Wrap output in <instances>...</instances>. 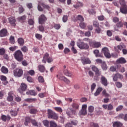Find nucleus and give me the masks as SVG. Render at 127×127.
I'll list each match as a JSON object with an SVG mask.
<instances>
[{"instance_id":"nucleus-41","label":"nucleus","mask_w":127,"mask_h":127,"mask_svg":"<svg viewBox=\"0 0 127 127\" xmlns=\"http://www.w3.org/2000/svg\"><path fill=\"white\" fill-rule=\"evenodd\" d=\"M41 5L44 8H45V9H47L48 10H49V9H50V6H49L48 5L42 3L41 4Z\"/></svg>"},{"instance_id":"nucleus-48","label":"nucleus","mask_w":127,"mask_h":127,"mask_svg":"<svg viewBox=\"0 0 127 127\" xmlns=\"http://www.w3.org/2000/svg\"><path fill=\"white\" fill-rule=\"evenodd\" d=\"M76 18L77 20H79V21H81V22H83V21H84V17L80 15L77 16Z\"/></svg>"},{"instance_id":"nucleus-46","label":"nucleus","mask_w":127,"mask_h":127,"mask_svg":"<svg viewBox=\"0 0 127 127\" xmlns=\"http://www.w3.org/2000/svg\"><path fill=\"white\" fill-rule=\"evenodd\" d=\"M10 42L11 44H14L15 43V40H14V37L11 36L10 37Z\"/></svg>"},{"instance_id":"nucleus-49","label":"nucleus","mask_w":127,"mask_h":127,"mask_svg":"<svg viewBox=\"0 0 127 127\" xmlns=\"http://www.w3.org/2000/svg\"><path fill=\"white\" fill-rule=\"evenodd\" d=\"M120 21V19L117 17H114L112 18V21L114 23H117Z\"/></svg>"},{"instance_id":"nucleus-47","label":"nucleus","mask_w":127,"mask_h":127,"mask_svg":"<svg viewBox=\"0 0 127 127\" xmlns=\"http://www.w3.org/2000/svg\"><path fill=\"white\" fill-rule=\"evenodd\" d=\"M93 52L94 54H95V56H96V57H101L100 55L99 54L100 52V51H99V50H95Z\"/></svg>"},{"instance_id":"nucleus-29","label":"nucleus","mask_w":127,"mask_h":127,"mask_svg":"<svg viewBox=\"0 0 127 127\" xmlns=\"http://www.w3.org/2000/svg\"><path fill=\"white\" fill-rule=\"evenodd\" d=\"M116 67L117 69H120V71L121 73H124L126 71V68H125L124 67H121V65L120 64L116 65Z\"/></svg>"},{"instance_id":"nucleus-56","label":"nucleus","mask_w":127,"mask_h":127,"mask_svg":"<svg viewBox=\"0 0 127 127\" xmlns=\"http://www.w3.org/2000/svg\"><path fill=\"white\" fill-rule=\"evenodd\" d=\"M31 122L32 123L33 126H34L35 127H38V125L37 122H36L35 120H32Z\"/></svg>"},{"instance_id":"nucleus-45","label":"nucleus","mask_w":127,"mask_h":127,"mask_svg":"<svg viewBox=\"0 0 127 127\" xmlns=\"http://www.w3.org/2000/svg\"><path fill=\"white\" fill-rule=\"evenodd\" d=\"M5 53V49L4 48H0V55H4Z\"/></svg>"},{"instance_id":"nucleus-17","label":"nucleus","mask_w":127,"mask_h":127,"mask_svg":"<svg viewBox=\"0 0 127 127\" xmlns=\"http://www.w3.org/2000/svg\"><path fill=\"white\" fill-rule=\"evenodd\" d=\"M8 19L11 26H15L16 25V23H15L16 20L14 17H10Z\"/></svg>"},{"instance_id":"nucleus-12","label":"nucleus","mask_w":127,"mask_h":127,"mask_svg":"<svg viewBox=\"0 0 127 127\" xmlns=\"http://www.w3.org/2000/svg\"><path fill=\"white\" fill-rule=\"evenodd\" d=\"M87 104H84L82 106V109L79 112L80 115L86 116L87 115Z\"/></svg>"},{"instance_id":"nucleus-26","label":"nucleus","mask_w":127,"mask_h":127,"mask_svg":"<svg viewBox=\"0 0 127 127\" xmlns=\"http://www.w3.org/2000/svg\"><path fill=\"white\" fill-rule=\"evenodd\" d=\"M27 95H31V96H36L37 93L34 90H29L26 92Z\"/></svg>"},{"instance_id":"nucleus-15","label":"nucleus","mask_w":127,"mask_h":127,"mask_svg":"<svg viewBox=\"0 0 127 127\" xmlns=\"http://www.w3.org/2000/svg\"><path fill=\"white\" fill-rule=\"evenodd\" d=\"M46 20H47V18L45 17V15L42 14L39 18V24H44Z\"/></svg>"},{"instance_id":"nucleus-44","label":"nucleus","mask_w":127,"mask_h":127,"mask_svg":"<svg viewBox=\"0 0 127 127\" xmlns=\"http://www.w3.org/2000/svg\"><path fill=\"white\" fill-rule=\"evenodd\" d=\"M57 78H58V79H59V80H60L61 81H64V80L65 79V76H62L61 75H60V74H58L57 75Z\"/></svg>"},{"instance_id":"nucleus-43","label":"nucleus","mask_w":127,"mask_h":127,"mask_svg":"<svg viewBox=\"0 0 127 127\" xmlns=\"http://www.w3.org/2000/svg\"><path fill=\"white\" fill-rule=\"evenodd\" d=\"M84 5L83 4V3H81L80 2H78L76 5L75 6L74 5V7L75 8H78V7H82Z\"/></svg>"},{"instance_id":"nucleus-6","label":"nucleus","mask_w":127,"mask_h":127,"mask_svg":"<svg viewBox=\"0 0 127 127\" xmlns=\"http://www.w3.org/2000/svg\"><path fill=\"white\" fill-rule=\"evenodd\" d=\"M77 45L80 49H85V50L89 49V45L87 43L82 41L77 42Z\"/></svg>"},{"instance_id":"nucleus-40","label":"nucleus","mask_w":127,"mask_h":127,"mask_svg":"<svg viewBox=\"0 0 127 127\" xmlns=\"http://www.w3.org/2000/svg\"><path fill=\"white\" fill-rule=\"evenodd\" d=\"M119 3L121 6H125L127 5V4H126V3L125 0H119Z\"/></svg>"},{"instance_id":"nucleus-20","label":"nucleus","mask_w":127,"mask_h":127,"mask_svg":"<svg viewBox=\"0 0 127 127\" xmlns=\"http://www.w3.org/2000/svg\"><path fill=\"white\" fill-rule=\"evenodd\" d=\"M11 117L9 115H2L1 116V120L3 121V122H9Z\"/></svg>"},{"instance_id":"nucleus-58","label":"nucleus","mask_w":127,"mask_h":127,"mask_svg":"<svg viewBox=\"0 0 127 127\" xmlns=\"http://www.w3.org/2000/svg\"><path fill=\"white\" fill-rule=\"evenodd\" d=\"M58 48L60 50H63V49H64V45L61 43H60L58 44Z\"/></svg>"},{"instance_id":"nucleus-27","label":"nucleus","mask_w":127,"mask_h":127,"mask_svg":"<svg viewBox=\"0 0 127 127\" xmlns=\"http://www.w3.org/2000/svg\"><path fill=\"white\" fill-rule=\"evenodd\" d=\"M32 120H31V118L29 117H27L25 119V122H24V125L25 126H28V123H30Z\"/></svg>"},{"instance_id":"nucleus-4","label":"nucleus","mask_w":127,"mask_h":127,"mask_svg":"<svg viewBox=\"0 0 127 127\" xmlns=\"http://www.w3.org/2000/svg\"><path fill=\"white\" fill-rule=\"evenodd\" d=\"M47 112L49 119H53L54 120H57L58 119L57 114L53 112L51 109H48Z\"/></svg>"},{"instance_id":"nucleus-18","label":"nucleus","mask_w":127,"mask_h":127,"mask_svg":"<svg viewBox=\"0 0 127 127\" xmlns=\"http://www.w3.org/2000/svg\"><path fill=\"white\" fill-rule=\"evenodd\" d=\"M90 46L92 47H95V48H98L101 46V43L97 42H89Z\"/></svg>"},{"instance_id":"nucleus-54","label":"nucleus","mask_w":127,"mask_h":127,"mask_svg":"<svg viewBox=\"0 0 127 127\" xmlns=\"http://www.w3.org/2000/svg\"><path fill=\"white\" fill-rule=\"evenodd\" d=\"M91 69L93 72L95 73V72H97L99 70V68H98L95 65H92L91 66Z\"/></svg>"},{"instance_id":"nucleus-53","label":"nucleus","mask_w":127,"mask_h":127,"mask_svg":"<svg viewBox=\"0 0 127 127\" xmlns=\"http://www.w3.org/2000/svg\"><path fill=\"white\" fill-rule=\"evenodd\" d=\"M62 20L63 22H67L68 21V16L64 15L63 17Z\"/></svg>"},{"instance_id":"nucleus-13","label":"nucleus","mask_w":127,"mask_h":127,"mask_svg":"<svg viewBox=\"0 0 127 127\" xmlns=\"http://www.w3.org/2000/svg\"><path fill=\"white\" fill-rule=\"evenodd\" d=\"M100 82L102 85L104 86V87H107V86H108V79L106 77L101 76L100 78Z\"/></svg>"},{"instance_id":"nucleus-16","label":"nucleus","mask_w":127,"mask_h":127,"mask_svg":"<svg viewBox=\"0 0 127 127\" xmlns=\"http://www.w3.org/2000/svg\"><path fill=\"white\" fill-rule=\"evenodd\" d=\"M8 33L7 29H2L0 31V37H5V36H7Z\"/></svg>"},{"instance_id":"nucleus-62","label":"nucleus","mask_w":127,"mask_h":127,"mask_svg":"<svg viewBox=\"0 0 127 127\" xmlns=\"http://www.w3.org/2000/svg\"><path fill=\"white\" fill-rule=\"evenodd\" d=\"M90 126L93 127H99V124L94 122L90 123Z\"/></svg>"},{"instance_id":"nucleus-11","label":"nucleus","mask_w":127,"mask_h":127,"mask_svg":"<svg viewBox=\"0 0 127 127\" xmlns=\"http://www.w3.org/2000/svg\"><path fill=\"white\" fill-rule=\"evenodd\" d=\"M102 52L104 54L105 56L107 58H111V56L110 54V51H109V49L107 47H104L102 49Z\"/></svg>"},{"instance_id":"nucleus-38","label":"nucleus","mask_w":127,"mask_h":127,"mask_svg":"<svg viewBox=\"0 0 127 127\" xmlns=\"http://www.w3.org/2000/svg\"><path fill=\"white\" fill-rule=\"evenodd\" d=\"M102 68L104 70L106 71L108 69V66H107V64H106V63L103 62L101 65Z\"/></svg>"},{"instance_id":"nucleus-22","label":"nucleus","mask_w":127,"mask_h":127,"mask_svg":"<svg viewBox=\"0 0 127 127\" xmlns=\"http://www.w3.org/2000/svg\"><path fill=\"white\" fill-rule=\"evenodd\" d=\"M13 94V93H12V91L8 93V96L7 98V101H8V102H11L13 101V96H12Z\"/></svg>"},{"instance_id":"nucleus-64","label":"nucleus","mask_w":127,"mask_h":127,"mask_svg":"<svg viewBox=\"0 0 127 127\" xmlns=\"http://www.w3.org/2000/svg\"><path fill=\"white\" fill-rule=\"evenodd\" d=\"M35 37H36V38H37V39H39V40H40V39H41V38H42V35H41L39 34H36Z\"/></svg>"},{"instance_id":"nucleus-51","label":"nucleus","mask_w":127,"mask_h":127,"mask_svg":"<svg viewBox=\"0 0 127 127\" xmlns=\"http://www.w3.org/2000/svg\"><path fill=\"white\" fill-rule=\"evenodd\" d=\"M101 31H102V29H101V26L96 27V29H95V32L99 34L101 33Z\"/></svg>"},{"instance_id":"nucleus-59","label":"nucleus","mask_w":127,"mask_h":127,"mask_svg":"<svg viewBox=\"0 0 127 127\" xmlns=\"http://www.w3.org/2000/svg\"><path fill=\"white\" fill-rule=\"evenodd\" d=\"M28 24L29 25H34V20L32 19H29Z\"/></svg>"},{"instance_id":"nucleus-35","label":"nucleus","mask_w":127,"mask_h":127,"mask_svg":"<svg viewBox=\"0 0 127 127\" xmlns=\"http://www.w3.org/2000/svg\"><path fill=\"white\" fill-rule=\"evenodd\" d=\"M18 111V109L17 110H11L10 113L12 117H15L17 116V111Z\"/></svg>"},{"instance_id":"nucleus-25","label":"nucleus","mask_w":127,"mask_h":127,"mask_svg":"<svg viewBox=\"0 0 127 127\" xmlns=\"http://www.w3.org/2000/svg\"><path fill=\"white\" fill-rule=\"evenodd\" d=\"M103 91L102 87H98L96 90V91L94 93V96H99V94L101 93V92Z\"/></svg>"},{"instance_id":"nucleus-5","label":"nucleus","mask_w":127,"mask_h":127,"mask_svg":"<svg viewBox=\"0 0 127 127\" xmlns=\"http://www.w3.org/2000/svg\"><path fill=\"white\" fill-rule=\"evenodd\" d=\"M46 61L48 62V63H51V62L53 61V59H52V57H49V54L48 53H46L44 54L42 60L43 63H46Z\"/></svg>"},{"instance_id":"nucleus-36","label":"nucleus","mask_w":127,"mask_h":127,"mask_svg":"<svg viewBox=\"0 0 127 127\" xmlns=\"http://www.w3.org/2000/svg\"><path fill=\"white\" fill-rule=\"evenodd\" d=\"M38 69L39 71H40V72H41V73H43V72L45 71V67L42 65H39L38 66Z\"/></svg>"},{"instance_id":"nucleus-21","label":"nucleus","mask_w":127,"mask_h":127,"mask_svg":"<svg viewBox=\"0 0 127 127\" xmlns=\"http://www.w3.org/2000/svg\"><path fill=\"white\" fill-rule=\"evenodd\" d=\"M120 11L123 14H127V5L121 6L120 8Z\"/></svg>"},{"instance_id":"nucleus-42","label":"nucleus","mask_w":127,"mask_h":127,"mask_svg":"<svg viewBox=\"0 0 127 127\" xmlns=\"http://www.w3.org/2000/svg\"><path fill=\"white\" fill-rule=\"evenodd\" d=\"M54 110H55V111H56V112H58L59 113H62V112L63 111L62 110V108H61V107H54Z\"/></svg>"},{"instance_id":"nucleus-19","label":"nucleus","mask_w":127,"mask_h":127,"mask_svg":"<svg viewBox=\"0 0 127 127\" xmlns=\"http://www.w3.org/2000/svg\"><path fill=\"white\" fill-rule=\"evenodd\" d=\"M116 63L117 64H125L127 63V60L124 57H121L116 60Z\"/></svg>"},{"instance_id":"nucleus-1","label":"nucleus","mask_w":127,"mask_h":127,"mask_svg":"<svg viewBox=\"0 0 127 127\" xmlns=\"http://www.w3.org/2000/svg\"><path fill=\"white\" fill-rule=\"evenodd\" d=\"M14 56L17 61L21 62L23 60V54H22V52L19 50L15 52Z\"/></svg>"},{"instance_id":"nucleus-52","label":"nucleus","mask_w":127,"mask_h":127,"mask_svg":"<svg viewBox=\"0 0 127 127\" xmlns=\"http://www.w3.org/2000/svg\"><path fill=\"white\" fill-rule=\"evenodd\" d=\"M79 26L80 27H81V28H82V29H84V28H86V27H87V24L84 23H80L79 24Z\"/></svg>"},{"instance_id":"nucleus-8","label":"nucleus","mask_w":127,"mask_h":127,"mask_svg":"<svg viewBox=\"0 0 127 127\" xmlns=\"http://www.w3.org/2000/svg\"><path fill=\"white\" fill-rule=\"evenodd\" d=\"M27 90V84L25 83H22L20 85V88L18 89V92L20 94H23Z\"/></svg>"},{"instance_id":"nucleus-10","label":"nucleus","mask_w":127,"mask_h":127,"mask_svg":"<svg viewBox=\"0 0 127 127\" xmlns=\"http://www.w3.org/2000/svg\"><path fill=\"white\" fill-rule=\"evenodd\" d=\"M83 65H87V64H91V60L90 58L86 57H82L80 59Z\"/></svg>"},{"instance_id":"nucleus-61","label":"nucleus","mask_w":127,"mask_h":127,"mask_svg":"<svg viewBox=\"0 0 127 127\" xmlns=\"http://www.w3.org/2000/svg\"><path fill=\"white\" fill-rule=\"evenodd\" d=\"M16 49H17V46H14L13 47H10L9 48V50H10V51H15Z\"/></svg>"},{"instance_id":"nucleus-50","label":"nucleus","mask_w":127,"mask_h":127,"mask_svg":"<svg viewBox=\"0 0 127 127\" xmlns=\"http://www.w3.org/2000/svg\"><path fill=\"white\" fill-rule=\"evenodd\" d=\"M94 110H95V108L93 106H90L88 107V112L89 113H93L94 112Z\"/></svg>"},{"instance_id":"nucleus-32","label":"nucleus","mask_w":127,"mask_h":127,"mask_svg":"<svg viewBox=\"0 0 127 127\" xmlns=\"http://www.w3.org/2000/svg\"><path fill=\"white\" fill-rule=\"evenodd\" d=\"M17 19H18V20H19V21H21L22 22H24V21H25V20H26V16L23 15L21 17H18Z\"/></svg>"},{"instance_id":"nucleus-34","label":"nucleus","mask_w":127,"mask_h":127,"mask_svg":"<svg viewBox=\"0 0 127 127\" xmlns=\"http://www.w3.org/2000/svg\"><path fill=\"white\" fill-rule=\"evenodd\" d=\"M1 72L3 74H7L8 73V69L5 66H2L1 68Z\"/></svg>"},{"instance_id":"nucleus-7","label":"nucleus","mask_w":127,"mask_h":127,"mask_svg":"<svg viewBox=\"0 0 127 127\" xmlns=\"http://www.w3.org/2000/svg\"><path fill=\"white\" fill-rule=\"evenodd\" d=\"M13 74L15 77L20 78L23 75V70L22 69L16 68L13 70Z\"/></svg>"},{"instance_id":"nucleus-24","label":"nucleus","mask_w":127,"mask_h":127,"mask_svg":"<svg viewBox=\"0 0 127 127\" xmlns=\"http://www.w3.org/2000/svg\"><path fill=\"white\" fill-rule=\"evenodd\" d=\"M122 126H123V124L121 122L118 121H116L113 124V127H122Z\"/></svg>"},{"instance_id":"nucleus-57","label":"nucleus","mask_w":127,"mask_h":127,"mask_svg":"<svg viewBox=\"0 0 127 127\" xmlns=\"http://www.w3.org/2000/svg\"><path fill=\"white\" fill-rule=\"evenodd\" d=\"M27 81H28L29 83H33L34 80L33 79L32 77L28 76L27 77Z\"/></svg>"},{"instance_id":"nucleus-37","label":"nucleus","mask_w":127,"mask_h":127,"mask_svg":"<svg viewBox=\"0 0 127 127\" xmlns=\"http://www.w3.org/2000/svg\"><path fill=\"white\" fill-rule=\"evenodd\" d=\"M21 50L24 53H25L26 52H28V48H27V47H26V46H24L22 47L21 48Z\"/></svg>"},{"instance_id":"nucleus-9","label":"nucleus","mask_w":127,"mask_h":127,"mask_svg":"<svg viewBox=\"0 0 127 127\" xmlns=\"http://www.w3.org/2000/svg\"><path fill=\"white\" fill-rule=\"evenodd\" d=\"M76 110L72 109L70 108H68L66 111V114L70 118H74V116L76 115Z\"/></svg>"},{"instance_id":"nucleus-39","label":"nucleus","mask_w":127,"mask_h":127,"mask_svg":"<svg viewBox=\"0 0 127 127\" xmlns=\"http://www.w3.org/2000/svg\"><path fill=\"white\" fill-rule=\"evenodd\" d=\"M57 127V124L54 121L50 122V127Z\"/></svg>"},{"instance_id":"nucleus-3","label":"nucleus","mask_w":127,"mask_h":127,"mask_svg":"<svg viewBox=\"0 0 127 127\" xmlns=\"http://www.w3.org/2000/svg\"><path fill=\"white\" fill-rule=\"evenodd\" d=\"M47 112L49 119H53L54 120H57L58 119L57 114L53 112L51 109H48Z\"/></svg>"},{"instance_id":"nucleus-31","label":"nucleus","mask_w":127,"mask_h":127,"mask_svg":"<svg viewBox=\"0 0 127 127\" xmlns=\"http://www.w3.org/2000/svg\"><path fill=\"white\" fill-rule=\"evenodd\" d=\"M18 43L20 46H22L24 44V39H22V38H19L18 39Z\"/></svg>"},{"instance_id":"nucleus-2","label":"nucleus","mask_w":127,"mask_h":127,"mask_svg":"<svg viewBox=\"0 0 127 127\" xmlns=\"http://www.w3.org/2000/svg\"><path fill=\"white\" fill-rule=\"evenodd\" d=\"M47 112L49 119H53L54 120H57L58 119L57 114L53 112L51 109H48Z\"/></svg>"},{"instance_id":"nucleus-23","label":"nucleus","mask_w":127,"mask_h":127,"mask_svg":"<svg viewBox=\"0 0 127 127\" xmlns=\"http://www.w3.org/2000/svg\"><path fill=\"white\" fill-rule=\"evenodd\" d=\"M124 25H125V22H123L122 21L118 22L116 24V26L118 28H122V27H124Z\"/></svg>"},{"instance_id":"nucleus-30","label":"nucleus","mask_w":127,"mask_h":127,"mask_svg":"<svg viewBox=\"0 0 127 127\" xmlns=\"http://www.w3.org/2000/svg\"><path fill=\"white\" fill-rule=\"evenodd\" d=\"M64 73L65 76H67V77H71L72 76V73L69 71L67 69H64Z\"/></svg>"},{"instance_id":"nucleus-14","label":"nucleus","mask_w":127,"mask_h":127,"mask_svg":"<svg viewBox=\"0 0 127 127\" xmlns=\"http://www.w3.org/2000/svg\"><path fill=\"white\" fill-rule=\"evenodd\" d=\"M95 76H94V81H99L100 80V76L102 77L103 76L102 75V72L100 71V70H97V71L95 72Z\"/></svg>"},{"instance_id":"nucleus-63","label":"nucleus","mask_w":127,"mask_h":127,"mask_svg":"<svg viewBox=\"0 0 127 127\" xmlns=\"http://www.w3.org/2000/svg\"><path fill=\"white\" fill-rule=\"evenodd\" d=\"M43 123L45 127H48V126H49V121H48V120H44Z\"/></svg>"},{"instance_id":"nucleus-33","label":"nucleus","mask_w":127,"mask_h":127,"mask_svg":"<svg viewBox=\"0 0 127 127\" xmlns=\"http://www.w3.org/2000/svg\"><path fill=\"white\" fill-rule=\"evenodd\" d=\"M36 100V98H27L24 101L25 102H27V103H32V102H35Z\"/></svg>"},{"instance_id":"nucleus-28","label":"nucleus","mask_w":127,"mask_h":127,"mask_svg":"<svg viewBox=\"0 0 127 127\" xmlns=\"http://www.w3.org/2000/svg\"><path fill=\"white\" fill-rule=\"evenodd\" d=\"M71 106L73 109H74L73 110H75V111L79 110V107H80L79 104L76 103H73Z\"/></svg>"},{"instance_id":"nucleus-60","label":"nucleus","mask_w":127,"mask_h":127,"mask_svg":"<svg viewBox=\"0 0 127 127\" xmlns=\"http://www.w3.org/2000/svg\"><path fill=\"white\" fill-rule=\"evenodd\" d=\"M115 85L117 88H122L123 86V85L122 84V83L120 82H117L115 83Z\"/></svg>"},{"instance_id":"nucleus-55","label":"nucleus","mask_w":127,"mask_h":127,"mask_svg":"<svg viewBox=\"0 0 127 127\" xmlns=\"http://www.w3.org/2000/svg\"><path fill=\"white\" fill-rule=\"evenodd\" d=\"M93 25L94 27H98V26H100V24H99V22L96 21H93Z\"/></svg>"}]
</instances>
